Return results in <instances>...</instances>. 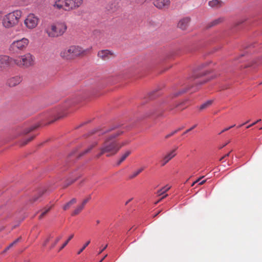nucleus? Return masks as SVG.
<instances>
[{
    "mask_svg": "<svg viewBox=\"0 0 262 262\" xmlns=\"http://www.w3.org/2000/svg\"><path fill=\"white\" fill-rule=\"evenodd\" d=\"M74 236V234H72L68 238V239L63 243V244L61 246V247L60 248L59 251L62 250L63 248H64V247H66L67 246V245L68 244V243L69 242V241Z\"/></svg>",
    "mask_w": 262,
    "mask_h": 262,
    "instance_id": "nucleus-26",
    "label": "nucleus"
},
{
    "mask_svg": "<svg viewBox=\"0 0 262 262\" xmlns=\"http://www.w3.org/2000/svg\"><path fill=\"white\" fill-rule=\"evenodd\" d=\"M9 57L6 55H0V71L3 70L9 65Z\"/></svg>",
    "mask_w": 262,
    "mask_h": 262,
    "instance_id": "nucleus-10",
    "label": "nucleus"
},
{
    "mask_svg": "<svg viewBox=\"0 0 262 262\" xmlns=\"http://www.w3.org/2000/svg\"><path fill=\"white\" fill-rule=\"evenodd\" d=\"M90 197L88 199H86L85 200H84L82 204H81V205H83V207H84V205H85V204L89 201V199H90Z\"/></svg>",
    "mask_w": 262,
    "mask_h": 262,
    "instance_id": "nucleus-42",
    "label": "nucleus"
},
{
    "mask_svg": "<svg viewBox=\"0 0 262 262\" xmlns=\"http://www.w3.org/2000/svg\"><path fill=\"white\" fill-rule=\"evenodd\" d=\"M90 241H88L82 246V247L78 251L77 254H80L85 249V248L90 244Z\"/></svg>",
    "mask_w": 262,
    "mask_h": 262,
    "instance_id": "nucleus-28",
    "label": "nucleus"
},
{
    "mask_svg": "<svg viewBox=\"0 0 262 262\" xmlns=\"http://www.w3.org/2000/svg\"><path fill=\"white\" fill-rule=\"evenodd\" d=\"M117 127H118V126H116V125L113 126L112 127H110L108 128H106V129H102L100 127H98V128H96L92 130L91 132V134H96L98 136L103 135H105L106 134H107V133L114 130Z\"/></svg>",
    "mask_w": 262,
    "mask_h": 262,
    "instance_id": "nucleus-9",
    "label": "nucleus"
},
{
    "mask_svg": "<svg viewBox=\"0 0 262 262\" xmlns=\"http://www.w3.org/2000/svg\"><path fill=\"white\" fill-rule=\"evenodd\" d=\"M168 196V194H165L164 195H163L161 199H160V200H162L163 199H164V198H165L166 197H167Z\"/></svg>",
    "mask_w": 262,
    "mask_h": 262,
    "instance_id": "nucleus-49",
    "label": "nucleus"
},
{
    "mask_svg": "<svg viewBox=\"0 0 262 262\" xmlns=\"http://www.w3.org/2000/svg\"><path fill=\"white\" fill-rule=\"evenodd\" d=\"M14 245V244L13 243H11L5 249V251H7L8 250V249H9L11 247H12Z\"/></svg>",
    "mask_w": 262,
    "mask_h": 262,
    "instance_id": "nucleus-45",
    "label": "nucleus"
},
{
    "mask_svg": "<svg viewBox=\"0 0 262 262\" xmlns=\"http://www.w3.org/2000/svg\"><path fill=\"white\" fill-rule=\"evenodd\" d=\"M234 126H235V124L234 125H231L230 126H229V127H230V128L233 127Z\"/></svg>",
    "mask_w": 262,
    "mask_h": 262,
    "instance_id": "nucleus-54",
    "label": "nucleus"
},
{
    "mask_svg": "<svg viewBox=\"0 0 262 262\" xmlns=\"http://www.w3.org/2000/svg\"><path fill=\"white\" fill-rule=\"evenodd\" d=\"M21 14V11L16 10L5 15L2 19L3 27L9 29L17 25Z\"/></svg>",
    "mask_w": 262,
    "mask_h": 262,
    "instance_id": "nucleus-2",
    "label": "nucleus"
},
{
    "mask_svg": "<svg viewBox=\"0 0 262 262\" xmlns=\"http://www.w3.org/2000/svg\"><path fill=\"white\" fill-rule=\"evenodd\" d=\"M196 126V124H195L193 126H192L191 127H190L189 129L186 130L183 134H185L187 133H188L189 132L191 131V130H192L193 128H194Z\"/></svg>",
    "mask_w": 262,
    "mask_h": 262,
    "instance_id": "nucleus-37",
    "label": "nucleus"
},
{
    "mask_svg": "<svg viewBox=\"0 0 262 262\" xmlns=\"http://www.w3.org/2000/svg\"><path fill=\"white\" fill-rule=\"evenodd\" d=\"M33 139V137H31L28 138L27 139H25L23 141V143H21V144L25 145V144H27L29 141L32 140Z\"/></svg>",
    "mask_w": 262,
    "mask_h": 262,
    "instance_id": "nucleus-33",
    "label": "nucleus"
},
{
    "mask_svg": "<svg viewBox=\"0 0 262 262\" xmlns=\"http://www.w3.org/2000/svg\"><path fill=\"white\" fill-rule=\"evenodd\" d=\"M61 236L58 237L55 241L54 243L51 245V247H50V249H52V248H53L55 246V245L58 243V242L61 239Z\"/></svg>",
    "mask_w": 262,
    "mask_h": 262,
    "instance_id": "nucleus-30",
    "label": "nucleus"
},
{
    "mask_svg": "<svg viewBox=\"0 0 262 262\" xmlns=\"http://www.w3.org/2000/svg\"><path fill=\"white\" fill-rule=\"evenodd\" d=\"M38 18L33 14H29L24 21L26 26L28 29L35 28L38 25Z\"/></svg>",
    "mask_w": 262,
    "mask_h": 262,
    "instance_id": "nucleus-7",
    "label": "nucleus"
},
{
    "mask_svg": "<svg viewBox=\"0 0 262 262\" xmlns=\"http://www.w3.org/2000/svg\"><path fill=\"white\" fill-rule=\"evenodd\" d=\"M203 177H204L200 178L198 179H197L196 181H195L194 182H193L192 185H191V186H193L196 183H198V182H200V180H201L202 178H203Z\"/></svg>",
    "mask_w": 262,
    "mask_h": 262,
    "instance_id": "nucleus-41",
    "label": "nucleus"
},
{
    "mask_svg": "<svg viewBox=\"0 0 262 262\" xmlns=\"http://www.w3.org/2000/svg\"><path fill=\"white\" fill-rule=\"evenodd\" d=\"M36 127H29V128H27L25 129H24L21 133V134H27L28 133H29L30 131H31L32 130L34 129Z\"/></svg>",
    "mask_w": 262,
    "mask_h": 262,
    "instance_id": "nucleus-31",
    "label": "nucleus"
},
{
    "mask_svg": "<svg viewBox=\"0 0 262 262\" xmlns=\"http://www.w3.org/2000/svg\"><path fill=\"white\" fill-rule=\"evenodd\" d=\"M159 213V212H158L157 214H156L155 215V216H157Z\"/></svg>",
    "mask_w": 262,
    "mask_h": 262,
    "instance_id": "nucleus-58",
    "label": "nucleus"
},
{
    "mask_svg": "<svg viewBox=\"0 0 262 262\" xmlns=\"http://www.w3.org/2000/svg\"><path fill=\"white\" fill-rule=\"evenodd\" d=\"M132 200V199H129V200H128L126 203H125V205H127L131 200Z\"/></svg>",
    "mask_w": 262,
    "mask_h": 262,
    "instance_id": "nucleus-51",
    "label": "nucleus"
},
{
    "mask_svg": "<svg viewBox=\"0 0 262 262\" xmlns=\"http://www.w3.org/2000/svg\"><path fill=\"white\" fill-rule=\"evenodd\" d=\"M213 100H209L203 103L199 107L200 110H203L209 107L212 104Z\"/></svg>",
    "mask_w": 262,
    "mask_h": 262,
    "instance_id": "nucleus-22",
    "label": "nucleus"
},
{
    "mask_svg": "<svg viewBox=\"0 0 262 262\" xmlns=\"http://www.w3.org/2000/svg\"><path fill=\"white\" fill-rule=\"evenodd\" d=\"M83 0H65L64 8L66 10H71L79 7L82 4Z\"/></svg>",
    "mask_w": 262,
    "mask_h": 262,
    "instance_id": "nucleus-8",
    "label": "nucleus"
},
{
    "mask_svg": "<svg viewBox=\"0 0 262 262\" xmlns=\"http://www.w3.org/2000/svg\"><path fill=\"white\" fill-rule=\"evenodd\" d=\"M223 20H224V18L222 17L216 19L214 20L213 21H212V22L211 23V24H212V25L213 26V25H215L216 24H219V23L222 22L223 21Z\"/></svg>",
    "mask_w": 262,
    "mask_h": 262,
    "instance_id": "nucleus-27",
    "label": "nucleus"
},
{
    "mask_svg": "<svg viewBox=\"0 0 262 262\" xmlns=\"http://www.w3.org/2000/svg\"><path fill=\"white\" fill-rule=\"evenodd\" d=\"M97 145V142H95L90 145L85 150H84L82 152H81L79 156L81 157L88 152H89L96 145Z\"/></svg>",
    "mask_w": 262,
    "mask_h": 262,
    "instance_id": "nucleus-21",
    "label": "nucleus"
},
{
    "mask_svg": "<svg viewBox=\"0 0 262 262\" xmlns=\"http://www.w3.org/2000/svg\"><path fill=\"white\" fill-rule=\"evenodd\" d=\"M205 182H206V180H203V181H201V180H200V182H198V183H199V185H202V184H203Z\"/></svg>",
    "mask_w": 262,
    "mask_h": 262,
    "instance_id": "nucleus-47",
    "label": "nucleus"
},
{
    "mask_svg": "<svg viewBox=\"0 0 262 262\" xmlns=\"http://www.w3.org/2000/svg\"><path fill=\"white\" fill-rule=\"evenodd\" d=\"M160 201H161V200H160V199H159L158 201H157L155 204H157L158 203H159Z\"/></svg>",
    "mask_w": 262,
    "mask_h": 262,
    "instance_id": "nucleus-52",
    "label": "nucleus"
},
{
    "mask_svg": "<svg viewBox=\"0 0 262 262\" xmlns=\"http://www.w3.org/2000/svg\"><path fill=\"white\" fill-rule=\"evenodd\" d=\"M52 238V236L51 235H50L48 238H47L45 242H43V243L42 244V246L43 247H46L47 243L49 242V241L50 240V239Z\"/></svg>",
    "mask_w": 262,
    "mask_h": 262,
    "instance_id": "nucleus-36",
    "label": "nucleus"
},
{
    "mask_svg": "<svg viewBox=\"0 0 262 262\" xmlns=\"http://www.w3.org/2000/svg\"><path fill=\"white\" fill-rule=\"evenodd\" d=\"M84 207H83V205H80L78 206L77 208L73 211L72 215H76L78 214L83 209Z\"/></svg>",
    "mask_w": 262,
    "mask_h": 262,
    "instance_id": "nucleus-25",
    "label": "nucleus"
},
{
    "mask_svg": "<svg viewBox=\"0 0 262 262\" xmlns=\"http://www.w3.org/2000/svg\"><path fill=\"white\" fill-rule=\"evenodd\" d=\"M149 97H150V99H153L154 98V96H151V95H150Z\"/></svg>",
    "mask_w": 262,
    "mask_h": 262,
    "instance_id": "nucleus-55",
    "label": "nucleus"
},
{
    "mask_svg": "<svg viewBox=\"0 0 262 262\" xmlns=\"http://www.w3.org/2000/svg\"><path fill=\"white\" fill-rule=\"evenodd\" d=\"M208 5L212 8H218L222 6V2L219 0H212L209 2Z\"/></svg>",
    "mask_w": 262,
    "mask_h": 262,
    "instance_id": "nucleus-16",
    "label": "nucleus"
},
{
    "mask_svg": "<svg viewBox=\"0 0 262 262\" xmlns=\"http://www.w3.org/2000/svg\"><path fill=\"white\" fill-rule=\"evenodd\" d=\"M107 256V255H105L99 262H102L103 259Z\"/></svg>",
    "mask_w": 262,
    "mask_h": 262,
    "instance_id": "nucleus-50",
    "label": "nucleus"
},
{
    "mask_svg": "<svg viewBox=\"0 0 262 262\" xmlns=\"http://www.w3.org/2000/svg\"><path fill=\"white\" fill-rule=\"evenodd\" d=\"M67 26L64 23H59L52 25L46 30L48 36L51 37H57L62 35L66 30Z\"/></svg>",
    "mask_w": 262,
    "mask_h": 262,
    "instance_id": "nucleus-4",
    "label": "nucleus"
},
{
    "mask_svg": "<svg viewBox=\"0 0 262 262\" xmlns=\"http://www.w3.org/2000/svg\"><path fill=\"white\" fill-rule=\"evenodd\" d=\"M76 202V199L75 198L72 199L70 201H69L68 203H67L66 204L64 205V206L63 207V209L65 210H67L72 204H74Z\"/></svg>",
    "mask_w": 262,
    "mask_h": 262,
    "instance_id": "nucleus-23",
    "label": "nucleus"
},
{
    "mask_svg": "<svg viewBox=\"0 0 262 262\" xmlns=\"http://www.w3.org/2000/svg\"><path fill=\"white\" fill-rule=\"evenodd\" d=\"M122 132H118L115 134L106 137L101 146L99 148L100 152L96 156L99 158L101 155L107 154V157L113 156L117 153L120 149L125 145L127 142L126 141L120 142L116 138L121 135Z\"/></svg>",
    "mask_w": 262,
    "mask_h": 262,
    "instance_id": "nucleus-1",
    "label": "nucleus"
},
{
    "mask_svg": "<svg viewBox=\"0 0 262 262\" xmlns=\"http://www.w3.org/2000/svg\"><path fill=\"white\" fill-rule=\"evenodd\" d=\"M260 121H261V119H258V120H257L256 121H255V122H253V123H252V124H251L249 125L248 126H247V128H250V127H251L252 126H253V125H255L256 123H258V122H260Z\"/></svg>",
    "mask_w": 262,
    "mask_h": 262,
    "instance_id": "nucleus-38",
    "label": "nucleus"
},
{
    "mask_svg": "<svg viewBox=\"0 0 262 262\" xmlns=\"http://www.w3.org/2000/svg\"><path fill=\"white\" fill-rule=\"evenodd\" d=\"M260 129H262V127L261 128H260Z\"/></svg>",
    "mask_w": 262,
    "mask_h": 262,
    "instance_id": "nucleus-60",
    "label": "nucleus"
},
{
    "mask_svg": "<svg viewBox=\"0 0 262 262\" xmlns=\"http://www.w3.org/2000/svg\"><path fill=\"white\" fill-rule=\"evenodd\" d=\"M2 18V13L0 12V19H1Z\"/></svg>",
    "mask_w": 262,
    "mask_h": 262,
    "instance_id": "nucleus-57",
    "label": "nucleus"
},
{
    "mask_svg": "<svg viewBox=\"0 0 262 262\" xmlns=\"http://www.w3.org/2000/svg\"><path fill=\"white\" fill-rule=\"evenodd\" d=\"M185 92H186V90H183V91H180L179 92L176 93L174 95H175L176 96H178V95H179L180 94H182L184 93Z\"/></svg>",
    "mask_w": 262,
    "mask_h": 262,
    "instance_id": "nucleus-39",
    "label": "nucleus"
},
{
    "mask_svg": "<svg viewBox=\"0 0 262 262\" xmlns=\"http://www.w3.org/2000/svg\"><path fill=\"white\" fill-rule=\"evenodd\" d=\"M22 80V78L19 76H15L10 78L7 80V84L9 86H15L18 84Z\"/></svg>",
    "mask_w": 262,
    "mask_h": 262,
    "instance_id": "nucleus-11",
    "label": "nucleus"
},
{
    "mask_svg": "<svg viewBox=\"0 0 262 262\" xmlns=\"http://www.w3.org/2000/svg\"><path fill=\"white\" fill-rule=\"evenodd\" d=\"M229 154H230V153L229 152V153H228V154H226L224 157H222V158L220 159V161H222V160H223L225 157H226L229 156Z\"/></svg>",
    "mask_w": 262,
    "mask_h": 262,
    "instance_id": "nucleus-48",
    "label": "nucleus"
},
{
    "mask_svg": "<svg viewBox=\"0 0 262 262\" xmlns=\"http://www.w3.org/2000/svg\"><path fill=\"white\" fill-rule=\"evenodd\" d=\"M96 222H97V224H99V223H100V221H99V220H97V221H96Z\"/></svg>",
    "mask_w": 262,
    "mask_h": 262,
    "instance_id": "nucleus-56",
    "label": "nucleus"
},
{
    "mask_svg": "<svg viewBox=\"0 0 262 262\" xmlns=\"http://www.w3.org/2000/svg\"><path fill=\"white\" fill-rule=\"evenodd\" d=\"M29 42V40L26 38L14 40L11 44L9 50L14 53H19L26 49Z\"/></svg>",
    "mask_w": 262,
    "mask_h": 262,
    "instance_id": "nucleus-5",
    "label": "nucleus"
},
{
    "mask_svg": "<svg viewBox=\"0 0 262 262\" xmlns=\"http://www.w3.org/2000/svg\"><path fill=\"white\" fill-rule=\"evenodd\" d=\"M21 239V237H19L18 238H17L16 239H15L13 242H12L14 245L16 244V243H17L18 242H19Z\"/></svg>",
    "mask_w": 262,
    "mask_h": 262,
    "instance_id": "nucleus-44",
    "label": "nucleus"
},
{
    "mask_svg": "<svg viewBox=\"0 0 262 262\" xmlns=\"http://www.w3.org/2000/svg\"><path fill=\"white\" fill-rule=\"evenodd\" d=\"M182 128H179L173 132H172L171 133L169 134H167L166 136H165V138H169L170 137L173 136V135H174L175 134H176L177 133H178L179 131H180V130L182 129Z\"/></svg>",
    "mask_w": 262,
    "mask_h": 262,
    "instance_id": "nucleus-29",
    "label": "nucleus"
},
{
    "mask_svg": "<svg viewBox=\"0 0 262 262\" xmlns=\"http://www.w3.org/2000/svg\"><path fill=\"white\" fill-rule=\"evenodd\" d=\"M247 122H248V121H247L246 122H245V123H243V124H242L240 125L239 126V127H241V126H243V125H244L245 124L247 123Z\"/></svg>",
    "mask_w": 262,
    "mask_h": 262,
    "instance_id": "nucleus-53",
    "label": "nucleus"
},
{
    "mask_svg": "<svg viewBox=\"0 0 262 262\" xmlns=\"http://www.w3.org/2000/svg\"><path fill=\"white\" fill-rule=\"evenodd\" d=\"M176 149L168 152L163 158L162 165L164 166L176 155Z\"/></svg>",
    "mask_w": 262,
    "mask_h": 262,
    "instance_id": "nucleus-13",
    "label": "nucleus"
},
{
    "mask_svg": "<svg viewBox=\"0 0 262 262\" xmlns=\"http://www.w3.org/2000/svg\"><path fill=\"white\" fill-rule=\"evenodd\" d=\"M151 116H154L156 117H159L162 116V113L157 109L154 108L147 112L146 114L145 117H149Z\"/></svg>",
    "mask_w": 262,
    "mask_h": 262,
    "instance_id": "nucleus-17",
    "label": "nucleus"
},
{
    "mask_svg": "<svg viewBox=\"0 0 262 262\" xmlns=\"http://www.w3.org/2000/svg\"><path fill=\"white\" fill-rule=\"evenodd\" d=\"M262 62L261 61H259V62L257 63V64H260Z\"/></svg>",
    "mask_w": 262,
    "mask_h": 262,
    "instance_id": "nucleus-59",
    "label": "nucleus"
},
{
    "mask_svg": "<svg viewBox=\"0 0 262 262\" xmlns=\"http://www.w3.org/2000/svg\"><path fill=\"white\" fill-rule=\"evenodd\" d=\"M144 169V167H141L138 169L137 171L134 172L133 174L129 176V179H133L138 176L140 173H141Z\"/></svg>",
    "mask_w": 262,
    "mask_h": 262,
    "instance_id": "nucleus-24",
    "label": "nucleus"
},
{
    "mask_svg": "<svg viewBox=\"0 0 262 262\" xmlns=\"http://www.w3.org/2000/svg\"><path fill=\"white\" fill-rule=\"evenodd\" d=\"M190 19L189 17H184L181 19L178 24V26L182 30H186L190 23Z\"/></svg>",
    "mask_w": 262,
    "mask_h": 262,
    "instance_id": "nucleus-12",
    "label": "nucleus"
},
{
    "mask_svg": "<svg viewBox=\"0 0 262 262\" xmlns=\"http://www.w3.org/2000/svg\"><path fill=\"white\" fill-rule=\"evenodd\" d=\"M55 3L53 4V6L54 7H56L58 9H60L63 8V6L62 5L58 4L57 3V2H59V0H55Z\"/></svg>",
    "mask_w": 262,
    "mask_h": 262,
    "instance_id": "nucleus-32",
    "label": "nucleus"
},
{
    "mask_svg": "<svg viewBox=\"0 0 262 262\" xmlns=\"http://www.w3.org/2000/svg\"><path fill=\"white\" fill-rule=\"evenodd\" d=\"M47 191L46 189L42 188L38 190L36 195L34 196L33 198L34 202L41 200V197L46 193Z\"/></svg>",
    "mask_w": 262,
    "mask_h": 262,
    "instance_id": "nucleus-15",
    "label": "nucleus"
},
{
    "mask_svg": "<svg viewBox=\"0 0 262 262\" xmlns=\"http://www.w3.org/2000/svg\"><path fill=\"white\" fill-rule=\"evenodd\" d=\"M130 151H126L123 154H122L120 159L117 162V165H119L123 161L126 159V158L130 155Z\"/></svg>",
    "mask_w": 262,
    "mask_h": 262,
    "instance_id": "nucleus-20",
    "label": "nucleus"
},
{
    "mask_svg": "<svg viewBox=\"0 0 262 262\" xmlns=\"http://www.w3.org/2000/svg\"><path fill=\"white\" fill-rule=\"evenodd\" d=\"M170 189V186L168 185H165V186L161 188L160 189L158 190L157 192V194L158 195L160 196L163 194H164L166 192L168 191Z\"/></svg>",
    "mask_w": 262,
    "mask_h": 262,
    "instance_id": "nucleus-19",
    "label": "nucleus"
},
{
    "mask_svg": "<svg viewBox=\"0 0 262 262\" xmlns=\"http://www.w3.org/2000/svg\"><path fill=\"white\" fill-rule=\"evenodd\" d=\"M210 79L206 78L205 80L200 81L199 82L197 83V85H201L202 84H204V83L208 81Z\"/></svg>",
    "mask_w": 262,
    "mask_h": 262,
    "instance_id": "nucleus-35",
    "label": "nucleus"
},
{
    "mask_svg": "<svg viewBox=\"0 0 262 262\" xmlns=\"http://www.w3.org/2000/svg\"><path fill=\"white\" fill-rule=\"evenodd\" d=\"M14 62L19 67H28L33 64V57L29 53L19 56L13 60Z\"/></svg>",
    "mask_w": 262,
    "mask_h": 262,
    "instance_id": "nucleus-6",
    "label": "nucleus"
},
{
    "mask_svg": "<svg viewBox=\"0 0 262 262\" xmlns=\"http://www.w3.org/2000/svg\"><path fill=\"white\" fill-rule=\"evenodd\" d=\"M84 51L79 46H72L69 48L62 50L60 55L63 59L71 60L80 56Z\"/></svg>",
    "mask_w": 262,
    "mask_h": 262,
    "instance_id": "nucleus-3",
    "label": "nucleus"
},
{
    "mask_svg": "<svg viewBox=\"0 0 262 262\" xmlns=\"http://www.w3.org/2000/svg\"><path fill=\"white\" fill-rule=\"evenodd\" d=\"M50 209V208L49 207L48 209H46L45 210H44L39 215V219H41L44 215H45Z\"/></svg>",
    "mask_w": 262,
    "mask_h": 262,
    "instance_id": "nucleus-34",
    "label": "nucleus"
},
{
    "mask_svg": "<svg viewBox=\"0 0 262 262\" xmlns=\"http://www.w3.org/2000/svg\"><path fill=\"white\" fill-rule=\"evenodd\" d=\"M107 247V245H106L102 249H101L98 252V254L101 253Z\"/></svg>",
    "mask_w": 262,
    "mask_h": 262,
    "instance_id": "nucleus-43",
    "label": "nucleus"
},
{
    "mask_svg": "<svg viewBox=\"0 0 262 262\" xmlns=\"http://www.w3.org/2000/svg\"><path fill=\"white\" fill-rule=\"evenodd\" d=\"M205 65H206V64H203L199 66V67L197 69V71L198 72L200 71V72L199 73H197L196 72H194V76L195 77H198L201 76L203 75L206 74V71H201L202 69H203V68L205 67Z\"/></svg>",
    "mask_w": 262,
    "mask_h": 262,
    "instance_id": "nucleus-18",
    "label": "nucleus"
},
{
    "mask_svg": "<svg viewBox=\"0 0 262 262\" xmlns=\"http://www.w3.org/2000/svg\"><path fill=\"white\" fill-rule=\"evenodd\" d=\"M229 129H230V127H227V128L224 129L223 130H222L221 132V133H220V134H222V133H223L224 132H226V131L229 130Z\"/></svg>",
    "mask_w": 262,
    "mask_h": 262,
    "instance_id": "nucleus-46",
    "label": "nucleus"
},
{
    "mask_svg": "<svg viewBox=\"0 0 262 262\" xmlns=\"http://www.w3.org/2000/svg\"><path fill=\"white\" fill-rule=\"evenodd\" d=\"M76 179H74V180H72L71 181H70V182H68L67 183H66V184H65L64 185V187H67L68 186L70 185V184H71L72 183H73L74 181H76Z\"/></svg>",
    "mask_w": 262,
    "mask_h": 262,
    "instance_id": "nucleus-40",
    "label": "nucleus"
},
{
    "mask_svg": "<svg viewBox=\"0 0 262 262\" xmlns=\"http://www.w3.org/2000/svg\"><path fill=\"white\" fill-rule=\"evenodd\" d=\"M112 55L111 51L108 50H101L98 53V56L103 60H106Z\"/></svg>",
    "mask_w": 262,
    "mask_h": 262,
    "instance_id": "nucleus-14",
    "label": "nucleus"
}]
</instances>
